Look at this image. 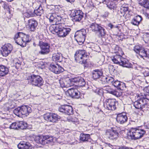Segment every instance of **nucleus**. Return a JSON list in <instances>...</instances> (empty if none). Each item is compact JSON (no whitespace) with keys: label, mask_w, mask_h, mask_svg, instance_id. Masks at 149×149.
<instances>
[{"label":"nucleus","mask_w":149,"mask_h":149,"mask_svg":"<svg viewBox=\"0 0 149 149\" xmlns=\"http://www.w3.org/2000/svg\"><path fill=\"white\" fill-rule=\"evenodd\" d=\"M63 25L64 24L61 23L53 24L49 27V29L52 33H56L59 37H65L68 34L71 29L69 28H64Z\"/></svg>","instance_id":"nucleus-1"},{"label":"nucleus","mask_w":149,"mask_h":149,"mask_svg":"<svg viewBox=\"0 0 149 149\" xmlns=\"http://www.w3.org/2000/svg\"><path fill=\"white\" fill-rule=\"evenodd\" d=\"M28 83L33 86L40 87L43 84L42 77L38 75L28 74L26 77Z\"/></svg>","instance_id":"nucleus-2"},{"label":"nucleus","mask_w":149,"mask_h":149,"mask_svg":"<svg viewBox=\"0 0 149 149\" xmlns=\"http://www.w3.org/2000/svg\"><path fill=\"white\" fill-rule=\"evenodd\" d=\"M31 111V108L30 107L24 105L15 109L13 111V113L19 117H23L27 116Z\"/></svg>","instance_id":"nucleus-3"},{"label":"nucleus","mask_w":149,"mask_h":149,"mask_svg":"<svg viewBox=\"0 0 149 149\" xmlns=\"http://www.w3.org/2000/svg\"><path fill=\"white\" fill-rule=\"evenodd\" d=\"M137 100L134 103V106L136 109H141L149 106V99L143 97L142 96H137Z\"/></svg>","instance_id":"nucleus-4"},{"label":"nucleus","mask_w":149,"mask_h":149,"mask_svg":"<svg viewBox=\"0 0 149 149\" xmlns=\"http://www.w3.org/2000/svg\"><path fill=\"white\" fill-rule=\"evenodd\" d=\"M146 133L143 129L132 128L129 131L128 135L132 139L136 140L142 138Z\"/></svg>","instance_id":"nucleus-5"},{"label":"nucleus","mask_w":149,"mask_h":149,"mask_svg":"<svg viewBox=\"0 0 149 149\" xmlns=\"http://www.w3.org/2000/svg\"><path fill=\"white\" fill-rule=\"evenodd\" d=\"M87 56L84 50H79L75 54V60L79 63L85 64L87 63Z\"/></svg>","instance_id":"nucleus-6"},{"label":"nucleus","mask_w":149,"mask_h":149,"mask_svg":"<svg viewBox=\"0 0 149 149\" xmlns=\"http://www.w3.org/2000/svg\"><path fill=\"white\" fill-rule=\"evenodd\" d=\"M88 26L90 30L97 34L99 37H102L105 35V30L101 24L93 23L89 25Z\"/></svg>","instance_id":"nucleus-7"},{"label":"nucleus","mask_w":149,"mask_h":149,"mask_svg":"<svg viewBox=\"0 0 149 149\" xmlns=\"http://www.w3.org/2000/svg\"><path fill=\"white\" fill-rule=\"evenodd\" d=\"M86 34L84 29L77 31L75 33L74 38L79 45H81L83 43L85 39Z\"/></svg>","instance_id":"nucleus-8"},{"label":"nucleus","mask_w":149,"mask_h":149,"mask_svg":"<svg viewBox=\"0 0 149 149\" xmlns=\"http://www.w3.org/2000/svg\"><path fill=\"white\" fill-rule=\"evenodd\" d=\"M39 45L41 50L39 52V54L41 55H44L49 53L50 52V45L46 42L40 41Z\"/></svg>","instance_id":"nucleus-9"},{"label":"nucleus","mask_w":149,"mask_h":149,"mask_svg":"<svg viewBox=\"0 0 149 149\" xmlns=\"http://www.w3.org/2000/svg\"><path fill=\"white\" fill-rule=\"evenodd\" d=\"M60 117L56 114L52 113H47L44 116L45 120L52 123H55L60 119Z\"/></svg>","instance_id":"nucleus-10"},{"label":"nucleus","mask_w":149,"mask_h":149,"mask_svg":"<svg viewBox=\"0 0 149 149\" xmlns=\"http://www.w3.org/2000/svg\"><path fill=\"white\" fill-rule=\"evenodd\" d=\"M134 51L139 55V57L144 59V58L148 57L147 52L142 47L136 45L134 49Z\"/></svg>","instance_id":"nucleus-11"},{"label":"nucleus","mask_w":149,"mask_h":149,"mask_svg":"<svg viewBox=\"0 0 149 149\" xmlns=\"http://www.w3.org/2000/svg\"><path fill=\"white\" fill-rule=\"evenodd\" d=\"M104 107L108 110H114L116 108V104L117 103L115 100L109 99L106 100Z\"/></svg>","instance_id":"nucleus-12"},{"label":"nucleus","mask_w":149,"mask_h":149,"mask_svg":"<svg viewBox=\"0 0 149 149\" xmlns=\"http://www.w3.org/2000/svg\"><path fill=\"white\" fill-rule=\"evenodd\" d=\"M58 110L60 112L64 113L68 115H69L73 114L72 107L68 105L61 106L59 107Z\"/></svg>","instance_id":"nucleus-13"},{"label":"nucleus","mask_w":149,"mask_h":149,"mask_svg":"<svg viewBox=\"0 0 149 149\" xmlns=\"http://www.w3.org/2000/svg\"><path fill=\"white\" fill-rule=\"evenodd\" d=\"M13 49V47L12 45L10 44H8L2 47L1 51L3 56H6L10 53Z\"/></svg>","instance_id":"nucleus-14"},{"label":"nucleus","mask_w":149,"mask_h":149,"mask_svg":"<svg viewBox=\"0 0 149 149\" xmlns=\"http://www.w3.org/2000/svg\"><path fill=\"white\" fill-rule=\"evenodd\" d=\"M49 69L52 72L56 74H59L64 71V69L57 64H50Z\"/></svg>","instance_id":"nucleus-15"},{"label":"nucleus","mask_w":149,"mask_h":149,"mask_svg":"<svg viewBox=\"0 0 149 149\" xmlns=\"http://www.w3.org/2000/svg\"><path fill=\"white\" fill-rule=\"evenodd\" d=\"M127 120L128 118L125 113H122L117 115L116 120L118 124H123L127 121Z\"/></svg>","instance_id":"nucleus-16"},{"label":"nucleus","mask_w":149,"mask_h":149,"mask_svg":"<svg viewBox=\"0 0 149 149\" xmlns=\"http://www.w3.org/2000/svg\"><path fill=\"white\" fill-rule=\"evenodd\" d=\"M84 13L80 10H75L72 14V17L75 22H79L83 17Z\"/></svg>","instance_id":"nucleus-17"},{"label":"nucleus","mask_w":149,"mask_h":149,"mask_svg":"<svg viewBox=\"0 0 149 149\" xmlns=\"http://www.w3.org/2000/svg\"><path fill=\"white\" fill-rule=\"evenodd\" d=\"M67 91L69 96L72 97L78 98L80 97V93L76 89H69Z\"/></svg>","instance_id":"nucleus-18"},{"label":"nucleus","mask_w":149,"mask_h":149,"mask_svg":"<svg viewBox=\"0 0 149 149\" xmlns=\"http://www.w3.org/2000/svg\"><path fill=\"white\" fill-rule=\"evenodd\" d=\"M107 137L109 139L112 140H116L118 136V133L116 130H113L107 132Z\"/></svg>","instance_id":"nucleus-19"},{"label":"nucleus","mask_w":149,"mask_h":149,"mask_svg":"<svg viewBox=\"0 0 149 149\" xmlns=\"http://www.w3.org/2000/svg\"><path fill=\"white\" fill-rule=\"evenodd\" d=\"M111 58L112 61L114 64L120 65L121 62H124L123 60H124V58L120 55H116L111 56Z\"/></svg>","instance_id":"nucleus-20"},{"label":"nucleus","mask_w":149,"mask_h":149,"mask_svg":"<svg viewBox=\"0 0 149 149\" xmlns=\"http://www.w3.org/2000/svg\"><path fill=\"white\" fill-rule=\"evenodd\" d=\"M24 33L22 32H18L15 36L14 40L15 42L19 45H23L22 37L24 36Z\"/></svg>","instance_id":"nucleus-21"},{"label":"nucleus","mask_w":149,"mask_h":149,"mask_svg":"<svg viewBox=\"0 0 149 149\" xmlns=\"http://www.w3.org/2000/svg\"><path fill=\"white\" fill-rule=\"evenodd\" d=\"M103 90L106 93L111 94L117 97L119 96V93L118 92L109 86H105L104 87Z\"/></svg>","instance_id":"nucleus-22"},{"label":"nucleus","mask_w":149,"mask_h":149,"mask_svg":"<svg viewBox=\"0 0 149 149\" xmlns=\"http://www.w3.org/2000/svg\"><path fill=\"white\" fill-rule=\"evenodd\" d=\"M38 24L37 21L33 19H31L28 20V26L31 31H34Z\"/></svg>","instance_id":"nucleus-23"},{"label":"nucleus","mask_w":149,"mask_h":149,"mask_svg":"<svg viewBox=\"0 0 149 149\" xmlns=\"http://www.w3.org/2000/svg\"><path fill=\"white\" fill-rule=\"evenodd\" d=\"M93 77L95 80L103 77V72L102 70L99 69H96L92 72Z\"/></svg>","instance_id":"nucleus-24"},{"label":"nucleus","mask_w":149,"mask_h":149,"mask_svg":"<svg viewBox=\"0 0 149 149\" xmlns=\"http://www.w3.org/2000/svg\"><path fill=\"white\" fill-rule=\"evenodd\" d=\"M130 12L128 7V5L127 4H123L121 7L120 8V13L121 14V16H124L125 14H127Z\"/></svg>","instance_id":"nucleus-25"},{"label":"nucleus","mask_w":149,"mask_h":149,"mask_svg":"<svg viewBox=\"0 0 149 149\" xmlns=\"http://www.w3.org/2000/svg\"><path fill=\"white\" fill-rule=\"evenodd\" d=\"M45 136H36L35 138V141L38 143L44 145L45 144L46 138Z\"/></svg>","instance_id":"nucleus-26"},{"label":"nucleus","mask_w":149,"mask_h":149,"mask_svg":"<svg viewBox=\"0 0 149 149\" xmlns=\"http://www.w3.org/2000/svg\"><path fill=\"white\" fill-rule=\"evenodd\" d=\"M9 72L8 68L5 66L0 65V76H4Z\"/></svg>","instance_id":"nucleus-27"},{"label":"nucleus","mask_w":149,"mask_h":149,"mask_svg":"<svg viewBox=\"0 0 149 149\" xmlns=\"http://www.w3.org/2000/svg\"><path fill=\"white\" fill-rule=\"evenodd\" d=\"M17 147L19 149H29L30 145L24 141L21 142L17 145Z\"/></svg>","instance_id":"nucleus-28"},{"label":"nucleus","mask_w":149,"mask_h":149,"mask_svg":"<svg viewBox=\"0 0 149 149\" xmlns=\"http://www.w3.org/2000/svg\"><path fill=\"white\" fill-rule=\"evenodd\" d=\"M62 56L61 54L57 53L54 54L52 57V59L55 61L61 62L62 61Z\"/></svg>","instance_id":"nucleus-29"},{"label":"nucleus","mask_w":149,"mask_h":149,"mask_svg":"<svg viewBox=\"0 0 149 149\" xmlns=\"http://www.w3.org/2000/svg\"><path fill=\"white\" fill-rule=\"evenodd\" d=\"M139 3L144 8L149 9V1L148 0H137Z\"/></svg>","instance_id":"nucleus-30"},{"label":"nucleus","mask_w":149,"mask_h":149,"mask_svg":"<svg viewBox=\"0 0 149 149\" xmlns=\"http://www.w3.org/2000/svg\"><path fill=\"white\" fill-rule=\"evenodd\" d=\"M28 124L26 123L24 121L17 122V129H24L26 128Z\"/></svg>","instance_id":"nucleus-31"},{"label":"nucleus","mask_w":149,"mask_h":149,"mask_svg":"<svg viewBox=\"0 0 149 149\" xmlns=\"http://www.w3.org/2000/svg\"><path fill=\"white\" fill-rule=\"evenodd\" d=\"M102 79V81L103 82L108 84H112L114 81V79L110 77H103Z\"/></svg>","instance_id":"nucleus-32"},{"label":"nucleus","mask_w":149,"mask_h":149,"mask_svg":"<svg viewBox=\"0 0 149 149\" xmlns=\"http://www.w3.org/2000/svg\"><path fill=\"white\" fill-rule=\"evenodd\" d=\"M90 138V135L89 134H81L80 135V140L83 142L88 141V140Z\"/></svg>","instance_id":"nucleus-33"},{"label":"nucleus","mask_w":149,"mask_h":149,"mask_svg":"<svg viewBox=\"0 0 149 149\" xmlns=\"http://www.w3.org/2000/svg\"><path fill=\"white\" fill-rule=\"evenodd\" d=\"M64 80L65 81V84H62V88H67L71 86L70 83L71 81L69 77H67L65 79H64Z\"/></svg>","instance_id":"nucleus-34"},{"label":"nucleus","mask_w":149,"mask_h":149,"mask_svg":"<svg viewBox=\"0 0 149 149\" xmlns=\"http://www.w3.org/2000/svg\"><path fill=\"white\" fill-rule=\"evenodd\" d=\"M124 62H121L120 65H122L123 67H125L127 68H131L132 67V65L130 63L128 62V61H127L124 58V60H123Z\"/></svg>","instance_id":"nucleus-35"},{"label":"nucleus","mask_w":149,"mask_h":149,"mask_svg":"<svg viewBox=\"0 0 149 149\" xmlns=\"http://www.w3.org/2000/svg\"><path fill=\"white\" fill-rule=\"evenodd\" d=\"M44 10L41 5H40L38 8L36 10H34L35 13L37 15L40 16L43 13Z\"/></svg>","instance_id":"nucleus-36"},{"label":"nucleus","mask_w":149,"mask_h":149,"mask_svg":"<svg viewBox=\"0 0 149 149\" xmlns=\"http://www.w3.org/2000/svg\"><path fill=\"white\" fill-rule=\"evenodd\" d=\"M33 11L30 9H29L23 13V15L24 17L29 18L33 16Z\"/></svg>","instance_id":"nucleus-37"},{"label":"nucleus","mask_w":149,"mask_h":149,"mask_svg":"<svg viewBox=\"0 0 149 149\" xmlns=\"http://www.w3.org/2000/svg\"><path fill=\"white\" fill-rule=\"evenodd\" d=\"M24 36H23V44L24 43V45H26L27 42H30V40L29 38V36L28 35H26L24 33Z\"/></svg>","instance_id":"nucleus-38"},{"label":"nucleus","mask_w":149,"mask_h":149,"mask_svg":"<svg viewBox=\"0 0 149 149\" xmlns=\"http://www.w3.org/2000/svg\"><path fill=\"white\" fill-rule=\"evenodd\" d=\"M79 79L78 83V85L81 87L84 86L86 84L84 79L81 77H80Z\"/></svg>","instance_id":"nucleus-39"},{"label":"nucleus","mask_w":149,"mask_h":149,"mask_svg":"<svg viewBox=\"0 0 149 149\" xmlns=\"http://www.w3.org/2000/svg\"><path fill=\"white\" fill-rule=\"evenodd\" d=\"M7 128H9L10 129H14L18 130L17 122L12 123L11 125H9L8 127H6Z\"/></svg>","instance_id":"nucleus-40"},{"label":"nucleus","mask_w":149,"mask_h":149,"mask_svg":"<svg viewBox=\"0 0 149 149\" xmlns=\"http://www.w3.org/2000/svg\"><path fill=\"white\" fill-rule=\"evenodd\" d=\"M45 137H46L45 140H46L45 144L49 143L51 142H53V139L52 137L49 136L48 135L45 136Z\"/></svg>","instance_id":"nucleus-41"},{"label":"nucleus","mask_w":149,"mask_h":149,"mask_svg":"<svg viewBox=\"0 0 149 149\" xmlns=\"http://www.w3.org/2000/svg\"><path fill=\"white\" fill-rule=\"evenodd\" d=\"M144 41L146 43H149V33H146L143 37Z\"/></svg>","instance_id":"nucleus-42"},{"label":"nucleus","mask_w":149,"mask_h":149,"mask_svg":"<svg viewBox=\"0 0 149 149\" xmlns=\"http://www.w3.org/2000/svg\"><path fill=\"white\" fill-rule=\"evenodd\" d=\"M104 4H106L107 5V6L110 9L112 8V7H109L110 5H111V0H104Z\"/></svg>","instance_id":"nucleus-43"},{"label":"nucleus","mask_w":149,"mask_h":149,"mask_svg":"<svg viewBox=\"0 0 149 149\" xmlns=\"http://www.w3.org/2000/svg\"><path fill=\"white\" fill-rule=\"evenodd\" d=\"M134 20H137V22H139V23L141 22L142 19V18L141 16L140 15H137L134 17Z\"/></svg>","instance_id":"nucleus-44"},{"label":"nucleus","mask_w":149,"mask_h":149,"mask_svg":"<svg viewBox=\"0 0 149 149\" xmlns=\"http://www.w3.org/2000/svg\"><path fill=\"white\" fill-rule=\"evenodd\" d=\"M3 7L7 11L10 12V6L7 3H4Z\"/></svg>","instance_id":"nucleus-45"},{"label":"nucleus","mask_w":149,"mask_h":149,"mask_svg":"<svg viewBox=\"0 0 149 149\" xmlns=\"http://www.w3.org/2000/svg\"><path fill=\"white\" fill-rule=\"evenodd\" d=\"M80 77H78L72 79L71 80V81L78 84V81L80 79Z\"/></svg>","instance_id":"nucleus-46"},{"label":"nucleus","mask_w":149,"mask_h":149,"mask_svg":"<svg viewBox=\"0 0 149 149\" xmlns=\"http://www.w3.org/2000/svg\"><path fill=\"white\" fill-rule=\"evenodd\" d=\"M121 82L118 81V80L115 81L114 82H113L112 84L115 87L118 88V86L120 85Z\"/></svg>","instance_id":"nucleus-47"},{"label":"nucleus","mask_w":149,"mask_h":149,"mask_svg":"<svg viewBox=\"0 0 149 149\" xmlns=\"http://www.w3.org/2000/svg\"><path fill=\"white\" fill-rule=\"evenodd\" d=\"M56 19V18H54L53 15H51L49 18V21L50 22H55Z\"/></svg>","instance_id":"nucleus-48"},{"label":"nucleus","mask_w":149,"mask_h":149,"mask_svg":"<svg viewBox=\"0 0 149 149\" xmlns=\"http://www.w3.org/2000/svg\"><path fill=\"white\" fill-rule=\"evenodd\" d=\"M125 86V84L122 82H121L120 85L118 86V87L117 88L121 90H123L124 88V87Z\"/></svg>","instance_id":"nucleus-49"},{"label":"nucleus","mask_w":149,"mask_h":149,"mask_svg":"<svg viewBox=\"0 0 149 149\" xmlns=\"http://www.w3.org/2000/svg\"><path fill=\"white\" fill-rule=\"evenodd\" d=\"M139 22H138H138H137V20H134V18L132 20L131 23L135 25L138 26L139 24Z\"/></svg>","instance_id":"nucleus-50"},{"label":"nucleus","mask_w":149,"mask_h":149,"mask_svg":"<svg viewBox=\"0 0 149 149\" xmlns=\"http://www.w3.org/2000/svg\"><path fill=\"white\" fill-rule=\"evenodd\" d=\"M108 26L111 29H112L113 28H116L117 26H116L111 23H109L108 24Z\"/></svg>","instance_id":"nucleus-51"},{"label":"nucleus","mask_w":149,"mask_h":149,"mask_svg":"<svg viewBox=\"0 0 149 149\" xmlns=\"http://www.w3.org/2000/svg\"><path fill=\"white\" fill-rule=\"evenodd\" d=\"M15 65L16 67L19 68L21 65V63L20 61L17 62L15 63Z\"/></svg>","instance_id":"nucleus-52"},{"label":"nucleus","mask_w":149,"mask_h":149,"mask_svg":"<svg viewBox=\"0 0 149 149\" xmlns=\"http://www.w3.org/2000/svg\"><path fill=\"white\" fill-rule=\"evenodd\" d=\"M59 83H60V85L62 87V84H65V81L63 80H59Z\"/></svg>","instance_id":"nucleus-53"},{"label":"nucleus","mask_w":149,"mask_h":149,"mask_svg":"<svg viewBox=\"0 0 149 149\" xmlns=\"http://www.w3.org/2000/svg\"><path fill=\"white\" fill-rule=\"evenodd\" d=\"M144 90L147 93H148L149 94V87H148L145 88Z\"/></svg>","instance_id":"nucleus-54"},{"label":"nucleus","mask_w":149,"mask_h":149,"mask_svg":"<svg viewBox=\"0 0 149 149\" xmlns=\"http://www.w3.org/2000/svg\"><path fill=\"white\" fill-rule=\"evenodd\" d=\"M119 149H133L132 148H128V147H123L120 148H119Z\"/></svg>","instance_id":"nucleus-55"},{"label":"nucleus","mask_w":149,"mask_h":149,"mask_svg":"<svg viewBox=\"0 0 149 149\" xmlns=\"http://www.w3.org/2000/svg\"><path fill=\"white\" fill-rule=\"evenodd\" d=\"M107 144V146H108L109 147H110L112 149H113V146H112V145H111V144L110 143Z\"/></svg>","instance_id":"nucleus-56"},{"label":"nucleus","mask_w":149,"mask_h":149,"mask_svg":"<svg viewBox=\"0 0 149 149\" xmlns=\"http://www.w3.org/2000/svg\"><path fill=\"white\" fill-rule=\"evenodd\" d=\"M144 14L146 17L149 18V14H148L147 13L145 12L144 13Z\"/></svg>","instance_id":"nucleus-57"},{"label":"nucleus","mask_w":149,"mask_h":149,"mask_svg":"<svg viewBox=\"0 0 149 149\" xmlns=\"http://www.w3.org/2000/svg\"><path fill=\"white\" fill-rule=\"evenodd\" d=\"M68 2H70V3L73 2L75 1V0H66Z\"/></svg>","instance_id":"nucleus-58"},{"label":"nucleus","mask_w":149,"mask_h":149,"mask_svg":"<svg viewBox=\"0 0 149 149\" xmlns=\"http://www.w3.org/2000/svg\"><path fill=\"white\" fill-rule=\"evenodd\" d=\"M144 76L145 77L148 76H149V72H145L144 73Z\"/></svg>","instance_id":"nucleus-59"},{"label":"nucleus","mask_w":149,"mask_h":149,"mask_svg":"<svg viewBox=\"0 0 149 149\" xmlns=\"http://www.w3.org/2000/svg\"><path fill=\"white\" fill-rule=\"evenodd\" d=\"M100 3H104V0H99Z\"/></svg>","instance_id":"nucleus-60"},{"label":"nucleus","mask_w":149,"mask_h":149,"mask_svg":"<svg viewBox=\"0 0 149 149\" xmlns=\"http://www.w3.org/2000/svg\"><path fill=\"white\" fill-rule=\"evenodd\" d=\"M146 128L147 129H149V124L146 126Z\"/></svg>","instance_id":"nucleus-61"},{"label":"nucleus","mask_w":149,"mask_h":149,"mask_svg":"<svg viewBox=\"0 0 149 149\" xmlns=\"http://www.w3.org/2000/svg\"><path fill=\"white\" fill-rule=\"evenodd\" d=\"M4 125H8V124L7 123H4Z\"/></svg>","instance_id":"nucleus-62"},{"label":"nucleus","mask_w":149,"mask_h":149,"mask_svg":"<svg viewBox=\"0 0 149 149\" xmlns=\"http://www.w3.org/2000/svg\"><path fill=\"white\" fill-rule=\"evenodd\" d=\"M33 45H34V46H36V45H35V43H33Z\"/></svg>","instance_id":"nucleus-63"},{"label":"nucleus","mask_w":149,"mask_h":149,"mask_svg":"<svg viewBox=\"0 0 149 149\" xmlns=\"http://www.w3.org/2000/svg\"><path fill=\"white\" fill-rule=\"evenodd\" d=\"M139 68H141V67H139Z\"/></svg>","instance_id":"nucleus-64"}]
</instances>
